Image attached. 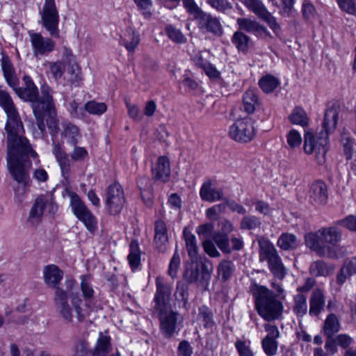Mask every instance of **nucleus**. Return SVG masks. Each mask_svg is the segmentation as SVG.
I'll return each instance as SVG.
<instances>
[{"mask_svg": "<svg viewBox=\"0 0 356 356\" xmlns=\"http://www.w3.org/2000/svg\"><path fill=\"white\" fill-rule=\"evenodd\" d=\"M0 106L6 113L8 168L13 179L19 184L26 185L29 174L26 169L29 157L36 159L38 154L32 149L29 140L24 136V129L17 108L10 95L0 88ZM31 163L27 164L29 167Z\"/></svg>", "mask_w": 356, "mask_h": 356, "instance_id": "f257e3e1", "label": "nucleus"}, {"mask_svg": "<svg viewBox=\"0 0 356 356\" xmlns=\"http://www.w3.org/2000/svg\"><path fill=\"white\" fill-rule=\"evenodd\" d=\"M43 280L46 285L56 289L54 302L59 314L68 322H72L74 316L78 321H84L87 312L81 307L82 299L74 280H65V289L58 286L63 277V271L56 265L49 264L42 270Z\"/></svg>", "mask_w": 356, "mask_h": 356, "instance_id": "f03ea898", "label": "nucleus"}, {"mask_svg": "<svg viewBox=\"0 0 356 356\" xmlns=\"http://www.w3.org/2000/svg\"><path fill=\"white\" fill-rule=\"evenodd\" d=\"M338 113L334 108H328L324 115L323 130L316 135L307 132L305 135L303 149L307 154H315V160L318 165L325 162L328 134L332 132L337 127Z\"/></svg>", "mask_w": 356, "mask_h": 356, "instance_id": "7ed1b4c3", "label": "nucleus"}, {"mask_svg": "<svg viewBox=\"0 0 356 356\" xmlns=\"http://www.w3.org/2000/svg\"><path fill=\"white\" fill-rule=\"evenodd\" d=\"M342 234L339 228L334 226L321 227L314 232L305 236L307 248L320 256L335 257L332 248L341 240Z\"/></svg>", "mask_w": 356, "mask_h": 356, "instance_id": "20e7f679", "label": "nucleus"}, {"mask_svg": "<svg viewBox=\"0 0 356 356\" xmlns=\"http://www.w3.org/2000/svg\"><path fill=\"white\" fill-rule=\"evenodd\" d=\"M253 298L258 314L265 321H275L281 316L283 309L282 303L267 287L255 285L253 289Z\"/></svg>", "mask_w": 356, "mask_h": 356, "instance_id": "39448f33", "label": "nucleus"}, {"mask_svg": "<svg viewBox=\"0 0 356 356\" xmlns=\"http://www.w3.org/2000/svg\"><path fill=\"white\" fill-rule=\"evenodd\" d=\"M42 90L46 99L45 104L43 107V112L42 114L41 119L35 118L37 127L38 130L33 133L35 138H40L46 128L44 123V119H46L47 125L48 128L51 131V134H57L59 129L58 123L56 119V111L53 99V90L47 84L42 85Z\"/></svg>", "mask_w": 356, "mask_h": 356, "instance_id": "423d86ee", "label": "nucleus"}, {"mask_svg": "<svg viewBox=\"0 0 356 356\" xmlns=\"http://www.w3.org/2000/svg\"><path fill=\"white\" fill-rule=\"evenodd\" d=\"M258 243L259 261H266L268 268L273 275L279 279H282L286 273V268L273 244L265 238L259 239Z\"/></svg>", "mask_w": 356, "mask_h": 356, "instance_id": "0eeeda50", "label": "nucleus"}, {"mask_svg": "<svg viewBox=\"0 0 356 356\" xmlns=\"http://www.w3.org/2000/svg\"><path fill=\"white\" fill-rule=\"evenodd\" d=\"M23 81L25 84L24 88H18L16 90L19 97L24 101L31 102V106L35 118L41 119L43 107L45 104L46 99L40 87L42 97L38 95V88L29 76H24Z\"/></svg>", "mask_w": 356, "mask_h": 356, "instance_id": "6e6552de", "label": "nucleus"}, {"mask_svg": "<svg viewBox=\"0 0 356 356\" xmlns=\"http://www.w3.org/2000/svg\"><path fill=\"white\" fill-rule=\"evenodd\" d=\"M57 209L58 207L51 196L40 195L35 198L29 211L27 222L32 226H37L46 213L54 214Z\"/></svg>", "mask_w": 356, "mask_h": 356, "instance_id": "1a4fd4ad", "label": "nucleus"}, {"mask_svg": "<svg viewBox=\"0 0 356 356\" xmlns=\"http://www.w3.org/2000/svg\"><path fill=\"white\" fill-rule=\"evenodd\" d=\"M254 121L252 118L245 117L237 120L229 129L231 138L239 143L251 141L256 134Z\"/></svg>", "mask_w": 356, "mask_h": 356, "instance_id": "9d476101", "label": "nucleus"}, {"mask_svg": "<svg viewBox=\"0 0 356 356\" xmlns=\"http://www.w3.org/2000/svg\"><path fill=\"white\" fill-rule=\"evenodd\" d=\"M70 206L74 215L84 224L89 232H94L97 229L96 218L75 193L70 195Z\"/></svg>", "mask_w": 356, "mask_h": 356, "instance_id": "9b49d317", "label": "nucleus"}, {"mask_svg": "<svg viewBox=\"0 0 356 356\" xmlns=\"http://www.w3.org/2000/svg\"><path fill=\"white\" fill-rule=\"evenodd\" d=\"M42 24L51 36L58 37L59 15L54 0H44L40 12Z\"/></svg>", "mask_w": 356, "mask_h": 356, "instance_id": "f8f14e48", "label": "nucleus"}, {"mask_svg": "<svg viewBox=\"0 0 356 356\" xmlns=\"http://www.w3.org/2000/svg\"><path fill=\"white\" fill-rule=\"evenodd\" d=\"M156 292L154 302V311L163 312L170 309V300L172 290V284L169 283L163 277L157 276L156 278Z\"/></svg>", "mask_w": 356, "mask_h": 356, "instance_id": "ddd939ff", "label": "nucleus"}, {"mask_svg": "<svg viewBox=\"0 0 356 356\" xmlns=\"http://www.w3.org/2000/svg\"><path fill=\"white\" fill-rule=\"evenodd\" d=\"M29 35L34 56L38 58L47 56L54 50L56 43L51 38H44L40 33L33 31H29Z\"/></svg>", "mask_w": 356, "mask_h": 356, "instance_id": "4468645a", "label": "nucleus"}, {"mask_svg": "<svg viewBox=\"0 0 356 356\" xmlns=\"http://www.w3.org/2000/svg\"><path fill=\"white\" fill-rule=\"evenodd\" d=\"M195 19L202 33H210L216 37H220L223 34L222 25L216 16L203 11Z\"/></svg>", "mask_w": 356, "mask_h": 356, "instance_id": "2eb2a0df", "label": "nucleus"}, {"mask_svg": "<svg viewBox=\"0 0 356 356\" xmlns=\"http://www.w3.org/2000/svg\"><path fill=\"white\" fill-rule=\"evenodd\" d=\"M125 203V198L122 186L114 183L110 185L107 191L106 205L110 213H119Z\"/></svg>", "mask_w": 356, "mask_h": 356, "instance_id": "dca6fc26", "label": "nucleus"}, {"mask_svg": "<svg viewBox=\"0 0 356 356\" xmlns=\"http://www.w3.org/2000/svg\"><path fill=\"white\" fill-rule=\"evenodd\" d=\"M154 312L159 315L160 328L162 334L168 338L171 337L175 331L177 321V313L171 311L170 308L163 312Z\"/></svg>", "mask_w": 356, "mask_h": 356, "instance_id": "f3484780", "label": "nucleus"}, {"mask_svg": "<svg viewBox=\"0 0 356 356\" xmlns=\"http://www.w3.org/2000/svg\"><path fill=\"white\" fill-rule=\"evenodd\" d=\"M236 24L238 26V31H246L259 37L270 35L268 29L255 19L239 17L236 19Z\"/></svg>", "mask_w": 356, "mask_h": 356, "instance_id": "a211bd4d", "label": "nucleus"}, {"mask_svg": "<svg viewBox=\"0 0 356 356\" xmlns=\"http://www.w3.org/2000/svg\"><path fill=\"white\" fill-rule=\"evenodd\" d=\"M309 201L315 206L325 205L327 202L328 193L326 184L323 181L314 182L309 190Z\"/></svg>", "mask_w": 356, "mask_h": 356, "instance_id": "6ab92c4d", "label": "nucleus"}, {"mask_svg": "<svg viewBox=\"0 0 356 356\" xmlns=\"http://www.w3.org/2000/svg\"><path fill=\"white\" fill-rule=\"evenodd\" d=\"M168 243V235L166 225L163 220H158L154 223V246L159 252H165Z\"/></svg>", "mask_w": 356, "mask_h": 356, "instance_id": "aec40b11", "label": "nucleus"}, {"mask_svg": "<svg viewBox=\"0 0 356 356\" xmlns=\"http://www.w3.org/2000/svg\"><path fill=\"white\" fill-rule=\"evenodd\" d=\"M52 153L60 168L63 177L67 179L70 173L71 161L67 153L59 143H54Z\"/></svg>", "mask_w": 356, "mask_h": 356, "instance_id": "412c9836", "label": "nucleus"}, {"mask_svg": "<svg viewBox=\"0 0 356 356\" xmlns=\"http://www.w3.org/2000/svg\"><path fill=\"white\" fill-rule=\"evenodd\" d=\"M325 304L324 291L320 289H315L309 299V314L312 316H317L323 311Z\"/></svg>", "mask_w": 356, "mask_h": 356, "instance_id": "4be33fe9", "label": "nucleus"}, {"mask_svg": "<svg viewBox=\"0 0 356 356\" xmlns=\"http://www.w3.org/2000/svg\"><path fill=\"white\" fill-rule=\"evenodd\" d=\"M154 179L165 182L170 175V162L167 157L161 156L158 159L155 166L152 168Z\"/></svg>", "mask_w": 356, "mask_h": 356, "instance_id": "5701e85b", "label": "nucleus"}, {"mask_svg": "<svg viewBox=\"0 0 356 356\" xmlns=\"http://www.w3.org/2000/svg\"><path fill=\"white\" fill-rule=\"evenodd\" d=\"M140 41L138 32L128 29L123 35L120 36V43L123 45L129 53L133 54Z\"/></svg>", "mask_w": 356, "mask_h": 356, "instance_id": "b1692460", "label": "nucleus"}, {"mask_svg": "<svg viewBox=\"0 0 356 356\" xmlns=\"http://www.w3.org/2000/svg\"><path fill=\"white\" fill-rule=\"evenodd\" d=\"M200 195L203 200L210 202L223 200L222 190L213 188L210 181L203 184L200 191Z\"/></svg>", "mask_w": 356, "mask_h": 356, "instance_id": "393cba45", "label": "nucleus"}, {"mask_svg": "<svg viewBox=\"0 0 356 356\" xmlns=\"http://www.w3.org/2000/svg\"><path fill=\"white\" fill-rule=\"evenodd\" d=\"M340 322L334 314H329L324 322L322 331L326 337H333L340 330Z\"/></svg>", "mask_w": 356, "mask_h": 356, "instance_id": "a878e982", "label": "nucleus"}, {"mask_svg": "<svg viewBox=\"0 0 356 356\" xmlns=\"http://www.w3.org/2000/svg\"><path fill=\"white\" fill-rule=\"evenodd\" d=\"M186 248L188 256L191 261H194L199 259L198 248L196 243V237L190 232L184 230Z\"/></svg>", "mask_w": 356, "mask_h": 356, "instance_id": "bb28decb", "label": "nucleus"}, {"mask_svg": "<svg viewBox=\"0 0 356 356\" xmlns=\"http://www.w3.org/2000/svg\"><path fill=\"white\" fill-rule=\"evenodd\" d=\"M259 105L258 97L253 90H248L243 95V106L244 111L251 114L254 112L256 107Z\"/></svg>", "mask_w": 356, "mask_h": 356, "instance_id": "cd10ccee", "label": "nucleus"}, {"mask_svg": "<svg viewBox=\"0 0 356 356\" xmlns=\"http://www.w3.org/2000/svg\"><path fill=\"white\" fill-rule=\"evenodd\" d=\"M232 42L238 51L246 53L249 49L250 38L243 31H237L234 33Z\"/></svg>", "mask_w": 356, "mask_h": 356, "instance_id": "c85d7f7f", "label": "nucleus"}, {"mask_svg": "<svg viewBox=\"0 0 356 356\" xmlns=\"http://www.w3.org/2000/svg\"><path fill=\"white\" fill-rule=\"evenodd\" d=\"M45 65L48 67L47 71L48 76L54 79L56 81L63 76L65 65L62 61H47Z\"/></svg>", "mask_w": 356, "mask_h": 356, "instance_id": "c756f323", "label": "nucleus"}, {"mask_svg": "<svg viewBox=\"0 0 356 356\" xmlns=\"http://www.w3.org/2000/svg\"><path fill=\"white\" fill-rule=\"evenodd\" d=\"M111 338L106 334L100 332L92 353L111 354Z\"/></svg>", "mask_w": 356, "mask_h": 356, "instance_id": "7c9ffc66", "label": "nucleus"}, {"mask_svg": "<svg viewBox=\"0 0 356 356\" xmlns=\"http://www.w3.org/2000/svg\"><path fill=\"white\" fill-rule=\"evenodd\" d=\"M63 137L67 140L72 145H76L80 138L79 128L70 122L63 124V130L61 133Z\"/></svg>", "mask_w": 356, "mask_h": 356, "instance_id": "2f4dec72", "label": "nucleus"}, {"mask_svg": "<svg viewBox=\"0 0 356 356\" xmlns=\"http://www.w3.org/2000/svg\"><path fill=\"white\" fill-rule=\"evenodd\" d=\"M289 120L292 124L302 127L307 126L309 122L307 113L300 106H296L292 110L291 113L289 115Z\"/></svg>", "mask_w": 356, "mask_h": 356, "instance_id": "473e14b6", "label": "nucleus"}, {"mask_svg": "<svg viewBox=\"0 0 356 356\" xmlns=\"http://www.w3.org/2000/svg\"><path fill=\"white\" fill-rule=\"evenodd\" d=\"M277 245L284 250H291L298 246L297 238L293 234L283 233L279 237Z\"/></svg>", "mask_w": 356, "mask_h": 356, "instance_id": "72a5a7b5", "label": "nucleus"}, {"mask_svg": "<svg viewBox=\"0 0 356 356\" xmlns=\"http://www.w3.org/2000/svg\"><path fill=\"white\" fill-rule=\"evenodd\" d=\"M259 85L264 92L270 93L278 87L280 81L273 75L266 74L260 79Z\"/></svg>", "mask_w": 356, "mask_h": 356, "instance_id": "f704fd0d", "label": "nucleus"}, {"mask_svg": "<svg viewBox=\"0 0 356 356\" xmlns=\"http://www.w3.org/2000/svg\"><path fill=\"white\" fill-rule=\"evenodd\" d=\"M241 2L259 18H261L268 11L266 6L260 0H242Z\"/></svg>", "mask_w": 356, "mask_h": 356, "instance_id": "c9c22d12", "label": "nucleus"}, {"mask_svg": "<svg viewBox=\"0 0 356 356\" xmlns=\"http://www.w3.org/2000/svg\"><path fill=\"white\" fill-rule=\"evenodd\" d=\"M127 259L131 269L136 270L140 264V250L136 241H132L130 244V252Z\"/></svg>", "mask_w": 356, "mask_h": 356, "instance_id": "e433bc0d", "label": "nucleus"}, {"mask_svg": "<svg viewBox=\"0 0 356 356\" xmlns=\"http://www.w3.org/2000/svg\"><path fill=\"white\" fill-rule=\"evenodd\" d=\"M293 312L298 317L304 316L307 312V298L302 294H298L294 297Z\"/></svg>", "mask_w": 356, "mask_h": 356, "instance_id": "4c0bfd02", "label": "nucleus"}, {"mask_svg": "<svg viewBox=\"0 0 356 356\" xmlns=\"http://www.w3.org/2000/svg\"><path fill=\"white\" fill-rule=\"evenodd\" d=\"M81 289L86 302L93 298L95 291L88 276L83 275L81 277Z\"/></svg>", "mask_w": 356, "mask_h": 356, "instance_id": "58836bf2", "label": "nucleus"}, {"mask_svg": "<svg viewBox=\"0 0 356 356\" xmlns=\"http://www.w3.org/2000/svg\"><path fill=\"white\" fill-rule=\"evenodd\" d=\"M165 32L168 37L174 42L182 44L186 42V38L181 30L171 24L166 26Z\"/></svg>", "mask_w": 356, "mask_h": 356, "instance_id": "ea45409f", "label": "nucleus"}, {"mask_svg": "<svg viewBox=\"0 0 356 356\" xmlns=\"http://www.w3.org/2000/svg\"><path fill=\"white\" fill-rule=\"evenodd\" d=\"M213 239L218 247L225 253H230L232 249L229 246V239L227 234L218 232L213 237Z\"/></svg>", "mask_w": 356, "mask_h": 356, "instance_id": "a19ab883", "label": "nucleus"}, {"mask_svg": "<svg viewBox=\"0 0 356 356\" xmlns=\"http://www.w3.org/2000/svg\"><path fill=\"white\" fill-rule=\"evenodd\" d=\"M84 107L88 113L96 115H101L107 110V106L104 103L97 102L94 100L88 102Z\"/></svg>", "mask_w": 356, "mask_h": 356, "instance_id": "79ce46f5", "label": "nucleus"}, {"mask_svg": "<svg viewBox=\"0 0 356 356\" xmlns=\"http://www.w3.org/2000/svg\"><path fill=\"white\" fill-rule=\"evenodd\" d=\"M341 145L346 159H350L353 157L354 140L350 134L343 133L342 134Z\"/></svg>", "mask_w": 356, "mask_h": 356, "instance_id": "37998d69", "label": "nucleus"}, {"mask_svg": "<svg viewBox=\"0 0 356 356\" xmlns=\"http://www.w3.org/2000/svg\"><path fill=\"white\" fill-rule=\"evenodd\" d=\"M198 260L191 261L190 268H187L184 273L185 280L190 282L194 283L196 282L200 277V270L198 267Z\"/></svg>", "mask_w": 356, "mask_h": 356, "instance_id": "c03bdc74", "label": "nucleus"}, {"mask_svg": "<svg viewBox=\"0 0 356 356\" xmlns=\"http://www.w3.org/2000/svg\"><path fill=\"white\" fill-rule=\"evenodd\" d=\"M310 273L314 276H326L330 273V268L323 261H316L310 266Z\"/></svg>", "mask_w": 356, "mask_h": 356, "instance_id": "a18cd8bd", "label": "nucleus"}, {"mask_svg": "<svg viewBox=\"0 0 356 356\" xmlns=\"http://www.w3.org/2000/svg\"><path fill=\"white\" fill-rule=\"evenodd\" d=\"M261 222L260 220L254 216H246L243 218L240 227L242 229H254L259 227Z\"/></svg>", "mask_w": 356, "mask_h": 356, "instance_id": "49530a36", "label": "nucleus"}, {"mask_svg": "<svg viewBox=\"0 0 356 356\" xmlns=\"http://www.w3.org/2000/svg\"><path fill=\"white\" fill-rule=\"evenodd\" d=\"M302 141L300 134L296 129H291L286 134V142L290 149H295L300 145Z\"/></svg>", "mask_w": 356, "mask_h": 356, "instance_id": "de8ad7c7", "label": "nucleus"}, {"mask_svg": "<svg viewBox=\"0 0 356 356\" xmlns=\"http://www.w3.org/2000/svg\"><path fill=\"white\" fill-rule=\"evenodd\" d=\"M74 148L70 153L71 159L76 162H83L88 157L87 149L83 147L73 145Z\"/></svg>", "mask_w": 356, "mask_h": 356, "instance_id": "09e8293b", "label": "nucleus"}, {"mask_svg": "<svg viewBox=\"0 0 356 356\" xmlns=\"http://www.w3.org/2000/svg\"><path fill=\"white\" fill-rule=\"evenodd\" d=\"M218 275L226 281L233 272V264L230 261H222L218 266Z\"/></svg>", "mask_w": 356, "mask_h": 356, "instance_id": "8fccbe9b", "label": "nucleus"}, {"mask_svg": "<svg viewBox=\"0 0 356 356\" xmlns=\"http://www.w3.org/2000/svg\"><path fill=\"white\" fill-rule=\"evenodd\" d=\"M208 56L209 52L197 51L191 56V60L197 67L202 70L209 63Z\"/></svg>", "mask_w": 356, "mask_h": 356, "instance_id": "3c124183", "label": "nucleus"}, {"mask_svg": "<svg viewBox=\"0 0 356 356\" xmlns=\"http://www.w3.org/2000/svg\"><path fill=\"white\" fill-rule=\"evenodd\" d=\"M262 348L268 355H274L277 350V342L275 339L265 337L261 341Z\"/></svg>", "mask_w": 356, "mask_h": 356, "instance_id": "603ef678", "label": "nucleus"}, {"mask_svg": "<svg viewBox=\"0 0 356 356\" xmlns=\"http://www.w3.org/2000/svg\"><path fill=\"white\" fill-rule=\"evenodd\" d=\"M92 352L89 350L88 343L83 339L78 340L74 346V356H89Z\"/></svg>", "mask_w": 356, "mask_h": 356, "instance_id": "864d4df0", "label": "nucleus"}, {"mask_svg": "<svg viewBox=\"0 0 356 356\" xmlns=\"http://www.w3.org/2000/svg\"><path fill=\"white\" fill-rule=\"evenodd\" d=\"M180 266V255L178 253L177 250H176L171 258L169 264L168 273V275L174 279L177 277L178 270Z\"/></svg>", "mask_w": 356, "mask_h": 356, "instance_id": "5fc2aeb1", "label": "nucleus"}, {"mask_svg": "<svg viewBox=\"0 0 356 356\" xmlns=\"http://www.w3.org/2000/svg\"><path fill=\"white\" fill-rule=\"evenodd\" d=\"M226 209L225 202L216 204L206 210V216L211 220H215L220 213H222Z\"/></svg>", "mask_w": 356, "mask_h": 356, "instance_id": "6e6d98bb", "label": "nucleus"}, {"mask_svg": "<svg viewBox=\"0 0 356 356\" xmlns=\"http://www.w3.org/2000/svg\"><path fill=\"white\" fill-rule=\"evenodd\" d=\"M147 179L146 178H142L140 179V181L138 182V185L140 190V195L143 200L144 203L145 205L148 207H151L153 204V196L152 193L150 191V189L148 188H143L141 185L143 184L144 181H147Z\"/></svg>", "mask_w": 356, "mask_h": 356, "instance_id": "4d7b16f0", "label": "nucleus"}, {"mask_svg": "<svg viewBox=\"0 0 356 356\" xmlns=\"http://www.w3.org/2000/svg\"><path fill=\"white\" fill-rule=\"evenodd\" d=\"M340 9L350 15H356V3L354 0H336Z\"/></svg>", "mask_w": 356, "mask_h": 356, "instance_id": "13d9d810", "label": "nucleus"}, {"mask_svg": "<svg viewBox=\"0 0 356 356\" xmlns=\"http://www.w3.org/2000/svg\"><path fill=\"white\" fill-rule=\"evenodd\" d=\"M295 0H281L279 13L284 17H289L293 11Z\"/></svg>", "mask_w": 356, "mask_h": 356, "instance_id": "bf43d9fd", "label": "nucleus"}, {"mask_svg": "<svg viewBox=\"0 0 356 356\" xmlns=\"http://www.w3.org/2000/svg\"><path fill=\"white\" fill-rule=\"evenodd\" d=\"M182 1L184 7L186 9L187 12L193 15L195 19L203 12L195 0H182Z\"/></svg>", "mask_w": 356, "mask_h": 356, "instance_id": "052dcab7", "label": "nucleus"}, {"mask_svg": "<svg viewBox=\"0 0 356 356\" xmlns=\"http://www.w3.org/2000/svg\"><path fill=\"white\" fill-rule=\"evenodd\" d=\"M198 318L202 321L205 327H211L213 325L211 315L206 307L199 309Z\"/></svg>", "mask_w": 356, "mask_h": 356, "instance_id": "680f3d73", "label": "nucleus"}, {"mask_svg": "<svg viewBox=\"0 0 356 356\" xmlns=\"http://www.w3.org/2000/svg\"><path fill=\"white\" fill-rule=\"evenodd\" d=\"M207 2L218 11H225L232 8V5L227 0H207Z\"/></svg>", "mask_w": 356, "mask_h": 356, "instance_id": "e2e57ef3", "label": "nucleus"}, {"mask_svg": "<svg viewBox=\"0 0 356 356\" xmlns=\"http://www.w3.org/2000/svg\"><path fill=\"white\" fill-rule=\"evenodd\" d=\"M302 13L303 17L309 19L314 17L316 10L314 5L309 1L304 0L302 5Z\"/></svg>", "mask_w": 356, "mask_h": 356, "instance_id": "0e129e2a", "label": "nucleus"}, {"mask_svg": "<svg viewBox=\"0 0 356 356\" xmlns=\"http://www.w3.org/2000/svg\"><path fill=\"white\" fill-rule=\"evenodd\" d=\"M235 347L239 354V356H254L250 346L242 340H237L235 342Z\"/></svg>", "mask_w": 356, "mask_h": 356, "instance_id": "69168bd1", "label": "nucleus"}, {"mask_svg": "<svg viewBox=\"0 0 356 356\" xmlns=\"http://www.w3.org/2000/svg\"><path fill=\"white\" fill-rule=\"evenodd\" d=\"M126 106L127 108L128 115L131 119L136 121H140L142 120L143 116L140 114L139 108L136 105L127 102Z\"/></svg>", "mask_w": 356, "mask_h": 356, "instance_id": "338daca9", "label": "nucleus"}, {"mask_svg": "<svg viewBox=\"0 0 356 356\" xmlns=\"http://www.w3.org/2000/svg\"><path fill=\"white\" fill-rule=\"evenodd\" d=\"M261 19L266 22L274 32H277L280 30V25L277 22L276 19L270 12H268V10L261 17Z\"/></svg>", "mask_w": 356, "mask_h": 356, "instance_id": "774afa93", "label": "nucleus"}]
</instances>
